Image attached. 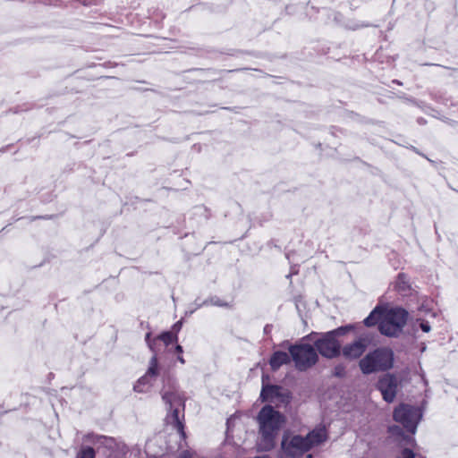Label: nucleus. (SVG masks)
I'll return each instance as SVG.
<instances>
[{"label": "nucleus", "mask_w": 458, "mask_h": 458, "mask_svg": "<svg viewBox=\"0 0 458 458\" xmlns=\"http://www.w3.org/2000/svg\"><path fill=\"white\" fill-rule=\"evenodd\" d=\"M257 421L259 433V449L264 452L271 451L275 448L279 430L285 422L284 416L273 406L267 404L259 411Z\"/></svg>", "instance_id": "obj_1"}, {"label": "nucleus", "mask_w": 458, "mask_h": 458, "mask_svg": "<svg viewBox=\"0 0 458 458\" xmlns=\"http://www.w3.org/2000/svg\"><path fill=\"white\" fill-rule=\"evenodd\" d=\"M291 360H293L290 353L283 351H276L271 355L268 362L271 369L273 371H276L281 368V366L289 364Z\"/></svg>", "instance_id": "obj_12"}, {"label": "nucleus", "mask_w": 458, "mask_h": 458, "mask_svg": "<svg viewBox=\"0 0 458 458\" xmlns=\"http://www.w3.org/2000/svg\"><path fill=\"white\" fill-rule=\"evenodd\" d=\"M354 329V325L349 324L346 326L339 327L334 330L329 331L332 335H334L336 339L340 336L346 335L347 333L352 331Z\"/></svg>", "instance_id": "obj_18"}, {"label": "nucleus", "mask_w": 458, "mask_h": 458, "mask_svg": "<svg viewBox=\"0 0 458 458\" xmlns=\"http://www.w3.org/2000/svg\"><path fill=\"white\" fill-rule=\"evenodd\" d=\"M420 327L425 333H428L430 331V329H431V327H430L429 323L428 321H425V320H422L420 323Z\"/></svg>", "instance_id": "obj_24"}, {"label": "nucleus", "mask_w": 458, "mask_h": 458, "mask_svg": "<svg viewBox=\"0 0 458 458\" xmlns=\"http://www.w3.org/2000/svg\"><path fill=\"white\" fill-rule=\"evenodd\" d=\"M52 216H33L31 218V220H36V219H49L51 218Z\"/></svg>", "instance_id": "obj_26"}, {"label": "nucleus", "mask_w": 458, "mask_h": 458, "mask_svg": "<svg viewBox=\"0 0 458 458\" xmlns=\"http://www.w3.org/2000/svg\"><path fill=\"white\" fill-rule=\"evenodd\" d=\"M175 351L179 353H182V347L179 344L176 345L175 347Z\"/></svg>", "instance_id": "obj_29"}, {"label": "nucleus", "mask_w": 458, "mask_h": 458, "mask_svg": "<svg viewBox=\"0 0 458 458\" xmlns=\"http://www.w3.org/2000/svg\"><path fill=\"white\" fill-rule=\"evenodd\" d=\"M290 398L289 392H284V388L278 385L264 384L260 392L259 399L262 402L274 403H288Z\"/></svg>", "instance_id": "obj_10"}, {"label": "nucleus", "mask_w": 458, "mask_h": 458, "mask_svg": "<svg viewBox=\"0 0 458 458\" xmlns=\"http://www.w3.org/2000/svg\"><path fill=\"white\" fill-rule=\"evenodd\" d=\"M394 289L402 296H409L412 291L409 276L404 273H399L394 283Z\"/></svg>", "instance_id": "obj_13"}, {"label": "nucleus", "mask_w": 458, "mask_h": 458, "mask_svg": "<svg viewBox=\"0 0 458 458\" xmlns=\"http://www.w3.org/2000/svg\"><path fill=\"white\" fill-rule=\"evenodd\" d=\"M394 420L401 423L410 433L413 434L417 428L418 410L411 405L402 403L396 407L393 414Z\"/></svg>", "instance_id": "obj_7"}, {"label": "nucleus", "mask_w": 458, "mask_h": 458, "mask_svg": "<svg viewBox=\"0 0 458 458\" xmlns=\"http://www.w3.org/2000/svg\"><path fill=\"white\" fill-rule=\"evenodd\" d=\"M181 326H182V323L179 321V322H177V323H175V324L174 325V327H173V328H174V330H175V331H179V330H180V328H181Z\"/></svg>", "instance_id": "obj_27"}, {"label": "nucleus", "mask_w": 458, "mask_h": 458, "mask_svg": "<svg viewBox=\"0 0 458 458\" xmlns=\"http://www.w3.org/2000/svg\"><path fill=\"white\" fill-rule=\"evenodd\" d=\"M157 339L161 340L165 346H168L174 342L178 340L176 334H174L170 331L163 332L161 335L157 336Z\"/></svg>", "instance_id": "obj_17"}, {"label": "nucleus", "mask_w": 458, "mask_h": 458, "mask_svg": "<svg viewBox=\"0 0 458 458\" xmlns=\"http://www.w3.org/2000/svg\"><path fill=\"white\" fill-rule=\"evenodd\" d=\"M394 353L388 347H377L368 352L359 361L362 374L370 375L377 372H386L394 367Z\"/></svg>", "instance_id": "obj_3"}, {"label": "nucleus", "mask_w": 458, "mask_h": 458, "mask_svg": "<svg viewBox=\"0 0 458 458\" xmlns=\"http://www.w3.org/2000/svg\"><path fill=\"white\" fill-rule=\"evenodd\" d=\"M271 327H272V326H270V325H266V326H265V327H264V333H265V334H269V333H270V331H271Z\"/></svg>", "instance_id": "obj_28"}, {"label": "nucleus", "mask_w": 458, "mask_h": 458, "mask_svg": "<svg viewBox=\"0 0 458 458\" xmlns=\"http://www.w3.org/2000/svg\"><path fill=\"white\" fill-rule=\"evenodd\" d=\"M346 375V369L344 364H337L333 370V376L335 377H344Z\"/></svg>", "instance_id": "obj_21"}, {"label": "nucleus", "mask_w": 458, "mask_h": 458, "mask_svg": "<svg viewBox=\"0 0 458 458\" xmlns=\"http://www.w3.org/2000/svg\"><path fill=\"white\" fill-rule=\"evenodd\" d=\"M173 424L176 428L177 432L180 434L182 439L186 438V433L184 431V425L179 419V411L178 409H174L172 412Z\"/></svg>", "instance_id": "obj_16"}, {"label": "nucleus", "mask_w": 458, "mask_h": 458, "mask_svg": "<svg viewBox=\"0 0 458 458\" xmlns=\"http://www.w3.org/2000/svg\"><path fill=\"white\" fill-rule=\"evenodd\" d=\"M288 351L296 369L299 371H306L318 361V355L315 347L309 344H292Z\"/></svg>", "instance_id": "obj_5"}, {"label": "nucleus", "mask_w": 458, "mask_h": 458, "mask_svg": "<svg viewBox=\"0 0 458 458\" xmlns=\"http://www.w3.org/2000/svg\"><path fill=\"white\" fill-rule=\"evenodd\" d=\"M325 428H315L305 437L291 435L285 432L281 441L279 458H299L309 452L313 446L327 440Z\"/></svg>", "instance_id": "obj_2"}, {"label": "nucleus", "mask_w": 458, "mask_h": 458, "mask_svg": "<svg viewBox=\"0 0 458 458\" xmlns=\"http://www.w3.org/2000/svg\"><path fill=\"white\" fill-rule=\"evenodd\" d=\"M314 347L323 357L334 359L341 354V344L330 332L315 333Z\"/></svg>", "instance_id": "obj_6"}, {"label": "nucleus", "mask_w": 458, "mask_h": 458, "mask_svg": "<svg viewBox=\"0 0 458 458\" xmlns=\"http://www.w3.org/2000/svg\"><path fill=\"white\" fill-rule=\"evenodd\" d=\"M408 316V311L400 307L388 310L379 323V332L388 337H398L407 323Z\"/></svg>", "instance_id": "obj_4"}, {"label": "nucleus", "mask_w": 458, "mask_h": 458, "mask_svg": "<svg viewBox=\"0 0 458 458\" xmlns=\"http://www.w3.org/2000/svg\"><path fill=\"white\" fill-rule=\"evenodd\" d=\"M177 360H178L182 364H184V363H185V360H184L183 357H182V356H181V355H179V356L177 357Z\"/></svg>", "instance_id": "obj_30"}, {"label": "nucleus", "mask_w": 458, "mask_h": 458, "mask_svg": "<svg viewBox=\"0 0 458 458\" xmlns=\"http://www.w3.org/2000/svg\"><path fill=\"white\" fill-rule=\"evenodd\" d=\"M96 457V452L93 447L91 446H83L81 449L78 452L76 458H95Z\"/></svg>", "instance_id": "obj_20"}, {"label": "nucleus", "mask_w": 458, "mask_h": 458, "mask_svg": "<svg viewBox=\"0 0 458 458\" xmlns=\"http://www.w3.org/2000/svg\"><path fill=\"white\" fill-rule=\"evenodd\" d=\"M158 375V361L154 355L149 361V367L145 375L138 379L133 386V390L137 393H147L153 385V381Z\"/></svg>", "instance_id": "obj_9"}, {"label": "nucleus", "mask_w": 458, "mask_h": 458, "mask_svg": "<svg viewBox=\"0 0 458 458\" xmlns=\"http://www.w3.org/2000/svg\"><path fill=\"white\" fill-rule=\"evenodd\" d=\"M402 458H415V454L410 448H404L402 451Z\"/></svg>", "instance_id": "obj_23"}, {"label": "nucleus", "mask_w": 458, "mask_h": 458, "mask_svg": "<svg viewBox=\"0 0 458 458\" xmlns=\"http://www.w3.org/2000/svg\"><path fill=\"white\" fill-rule=\"evenodd\" d=\"M162 399L165 403L169 404L170 409H172L174 403L181 404L183 402L181 394L175 389V387H173L171 390L163 391Z\"/></svg>", "instance_id": "obj_14"}, {"label": "nucleus", "mask_w": 458, "mask_h": 458, "mask_svg": "<svg viewBox=\"0 0 458 458\" xmlns=\"http://www.w3.org/2000/svg\"><path fill=\"white\" fill-rule=\"evenodd\" d=\"M389 432L394 435H402L403 429L399 426H392L389 428Z\"/></svg>", "instance_id": "obj_25"}, {"label": "nucleus", "mask_w": 458, "mask_h": 458, "mask_svg": "<svg viewBox=\"0 0 458 458\" xmlns=\"http://www.w3.org/2000/svg\"><path fill=\"white\" fill-rule=\"evenodd\" d=\"M369 344V339L364 336H360L354 342L341 347V352L344 357L349 360H356L362 356L366 352Z\"/></svg>", "instance_id": "obj_11"}, {"label": "nucleus", "mask_w": 458, "mask_h": 458, "mask_svg": "<svg viewBox=\"0 0 458 458\" xmlns=\"http://www.w3.org/2000/svg\"><path fill=\"white\" fill-rule=\"evenodd\" d=\"M256 458H270V457H269V456H267V455H265V456L256 457Z\"/></svg>", "instance_id": "obj_31"}, {"label": "nucleus", "mask_w": 458, "mask_h": 458, "mask_svg": "<svg viewBox=\"0 0 458 458\" xmlns=\"http://www.w3.org/2000/svg\"><path fill=\"white\" fill-rule=\"evenodd\" d=\"M145 341H146L148 346L149 347V349L154 352L153 344L156 342V339H154V340L151 339V333L150 332L146 334Z\"/></svg>", "instance_id": "obj_22"}, {"label": "nucleus", "mask_w": 458, "mask_h": 458, "mask_svg": "<svg viewBox=\"0 0 458 458\" xmlns=\"http://www.w3.org/2000/svg\"><path fill=\"white\" fill-rule=\"evenodd\" d=\"M398 386V378L390 373L384 374L377 383V388L381 393L383 400L388 403L394 401Z\"/></svg>", "instance_id": "obj_8"}, {"label": "nucleus", "mask_w": 458, "mask_h": 458, "mask_svg": "<svg viewBox=\"0 0 458 458\" xmlns=\"http://www.w3.org/2000/svg\"><path fill=\"white\" fill-rule=\"evenodd\" d=\"M383 310L379 306H377L369 315L363 320V324L368 327H374L376 325H379L381 319L383 318Z\"/></svg>", "instance_id": "obj_15"}, {"label": "nucleus", "mask_w": 458, "mask_h": 458, "mask_svg": "<svg viewBox=\"0 0 458 458\" xmlns=\"http://www.w3.org/2000/svg\"><path fill=\"white\" fill-rule=\"evenodd\" d=\"M203 305H213V306L225 307V308L231 307L228 302L222 301L217 296H212V297L208 298V300L204 301Z\"/></svg>", "instance_id": "obj_19"}]
</instances>
